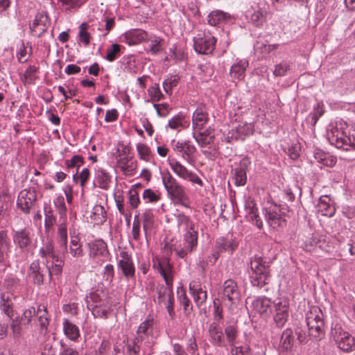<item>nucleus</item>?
<instances>
[{"label":"nucleus","instance_id":"5fc2aeb1","mask_svg":"<svg viewBox=\"0 0 355 355\" xmlns=\"http://www.w3.org/2000/svg\"><path fill=\"white\" fill-rule=\"evenodd\" d=\"M251 349L249 345L235 346L231 349L232 355H250Z\"/></svg>","mask_w":355,"mask_h":355},{"label":"nucleus","instance_id":"338daca9","mask_svg":"<svg viewBox=\"0 0 355 355\" xmlns=\"http://www.w3.org/2000/svg\"><path fill=\"white\" fill-rule=\"evenodd\" d=\"M290 69V65L286 62H281L275 66L273 74L275 76H283Z\"/></svg>","mask_w":355,"mask_h":355},{"label":"nucleus","instance_id":"9d476101","mask_svg":"<svg viewBox=\"0 0 355 355\" xmlns=\"http://www.w3.org/2000/svg\"><path fill=\"white\" fill-rule=\"evenodd\" d=\"M169 165L173 171L180 178L202 186L203 183L201 179L196 173L189 171L184 166L180 164V162L176 160H172L169 162Z\"/></svg>","mask_w":355,"mask_h":355},{"label":"nucleus","instance_id":"c03bdc74","mask_svg":"<svg viewBox=\"0 0 355 355\" xmlns=\"http://www.w3.org/2000/svg\"><path fill=\"white\" fill-rule=\"evenodd\" d=\"M235 184L236 186H243L246 183L247 175L245 170L241 167L234 169Z\"/></svg>","mask_w":355,"mask_h":355},{"label":"nucleus","instance_id":"f704fd0d","mask_svg":"<svg viewBox=\"0 0 355 355\" xmlns=\"http://www.w3.org/2000/svg\"><path fill=\"white\" fill-rule=\"evenodd\" d=\"M239 329L236 324H230L225 328L226 339L231 346H234L238 337Z\"/></svg>","mask_w":355,"mask_h":355},{"label":"nucleus","instance_id":"6e6552de","mask_svg":"<svg viewBox=\"0 0 355 355\" xmlns=\"http://www.w3.org/2000/svg\"><path fill=\"white\" fill-rule=\"evenodd\" d=\"M162 182L171 199L181 198L185 193L184 188L168 171L162 173Z\"/></svg>","mask_w":355,"mask_h":355},{"label":"nucleus","instance_id":"864d4df0","mask_svg":"<svg viewBox=\"0 0 355 355\" xmlns=\"http://www.w3.org/2000/svg\"><path fill=\"white\" fill-rule=\"evenodd\" d=\"M70 252L73 257H80L83 255V250L80 245L78 243L77 237L72 238L70 245Z\"/></svg>","mask_w":355,"mask_h":355},{"label":"nucleus","instance_id":"c85d7f7f","mask_svg":"<svg viewBox=\"0 0 355 355\" xmlns=\"http://www.w3.org/2000/svg\"><path fill=\"white\" fill-rule=\"evenodd\" d=\"M148 33L141 30H135L125 35L129 45H134L147 40Z\"/></svg>","mask_w":355,"mask_h":355},{"label":"nucleus","instance_id":"f03ea898","mask_svg":"<svg viewBox=\"0 0 355 355\" xmlns=\"http://www.w3.org/2000/svg\"><path fill=\"white\" fill-rule=\"evenodd\" d=\"M306 322L311 336L318 338L323 334V314L318 307H313L307 312Z\"/></svg>","mask_w":355,"mask_h":355},{"label":"nucleus","instance_id":"58836bf2","mask_svg":"<svg viewBox=\"0 0 355 355\" xmlns=\"http://www.w3.org/2000/svg\"><path fill=\"white\" fill-rule=\"evenodd\" d=\"M207 113L198 110H196L193 114V125L194 128L200 130L202 129L203 125L207 121Z\"/></svg>","mask_w":355,"mask_h":355},{"label":"nucleus","instance_id":"a878e982","mask_svg":"<svg viewBox=\"0 0 355 355\" xmlns=\"http://www.w3.org/2000/svg\"><path fill=\"white\" fill-rule=\"evenodd\" d=\"M198 232L194 230V224H191L189 230L184 236L185 245L189 248V250H195L198 245Z\"/></svg>","mask_w":355,"mask_h":355},{"label":"nucleus","instance_id":"4be33fe9","mask_svg":"<svg viewBox=\"0 0 355 355\" xmlns=\"http://www.w3.org/2000/svg\"><path fill=\"white\" fill-rule=\"evenodd\" d=\"M231 18L229 13L221 10H214L208 15V23L211 26H217L225 23Z\"/></svg>","mask_w":355,"mask_h":355},{"label":"nucleus","instance_id":"49530a36","mask_svg":"<svg viewBox=\"0 0 355 355\" xmlns=\"http://www.w3.org/2000/svg\"><path fill=\"white\" fill-rule=\"evenodd\" d=\"M65 166L68 169L79 168L84 163V159L81 155H73L71 159L65 160Z\"/></svg>","mask_w":355,"mask_h":355},{"label":"nucleus","instance_id":"1a4fd4ad","mask_svg":"<svg viewBox=\"0 0 355 355\" xmlns=\"http://www.w3.org/2000/svg\"><path fill=\"white\" fill-rule=\"evenodd\" d=\"M216 39L209 35H198L193 38L195 51L200 54H211L215 49Z\"/></svg>","mask_w":355,"mask_h":355},{"label":"nucleus","instance_id":"2f4dec72","mask_svg":"<svg viewBox=\"0 0 355 355\" xmlns=\"http://www.w3.org/2000/svg\"><path fill=\"white\" fill-rule=\"evenodd\" d=\"M64 262L59 257L53 259L51 266H49V270L47 272L49 280L52 279L53 275L60 276L62 271V266Z\"/></svg>","mask_w":355,"mask_h":355},{"label":"nucleus","instance_id":"774afa93","mask_svg":"<svg viewBox=\"0 0 355 355\" xmlns=\"http://www.w3.org/2000/svg\"><path fill=\"white\" fill-rule=\"evenodd\" d=\"M105 280L110 284L112 283L114 277V269L112 264H107L104 268Z\"/></svg>","mask_w":355,"mask_h":355},{"label":"nucleus","instance_id":"69168bd1","mask_svg":"<svg viewBox=\"0 0 355 355\" xmlns=\"http://www.w3.org/2000/svg\"><path fill=\"white\" fill-rule=\"evenodd\" d=\"M223 318V308L221 304L216 302V300L214 301V322H217L219 324L220 321Z\"/></svg>","mask_w":355,"mask_h":355},{"label":"nucleus","instance_id":"4d7b16f0","mask_svg":"<svg viewBox=\"0 0 355 355\" xmlns=\"http://www.w3.org/2000/svg\"><path fill=\"white\" fill-rule=\"evenodd\" d=\"M236 132L239 135L249 136L252 135L254 132V126L252 123H244L239 125L236 128Z\"/></svg>","mask_w":355,"mask_h":355},{"label":"nucleus","instance_id":"37998d69","mask_svg":"<svg viewBox=\"0 0 355 355\" xmlns=\"http://www.w3.org/2000/svg\"><path fill=\"white\" fill-rule=\"evenodd\" d=\"M315 157L318 162L322 164L324 166L332 167L336 163V157L327 154L317 155Z\"/></svg>","mask_w":355,"mask_h":355},{"label":"nucleus","instance_id":"2eb2a0df","mask_svg":"<svg viewBox=\"0 0 355 355\" xmlns=\"http://www.w3.org/2000/svg\"><path fill=\"white\" fill-rule=\"evenodd\" d=\"M222 297L226 299L232 304L235 303L239 299V292L237 284L232 279H227L223 284Z\"/></svg>","mask_w":355,"mask_h":355},{"label":"nucleus","instance_id":"6e6d98bb","mask_svg":"<svg viewBox=\"0 0 355 355\" xmlns=\"http://www.w3.org/2000/svg\"><path fill=\"white\" fill-rule=\"evenodd\" d=\"M62 6H66V10L76 9L81 6L85 0H59Z\"/></svg>","mask_w":355,"mask_h":355},{"label":"nucleus","instance_id":"cd10ccee","mask_svg":"<svg viewBox=\"0 0 355 355\" xmlns=\"http://www.w3.org/2000/svg\"><path fill=\"white\" fill-rule=\"evenodd\" d=\"M248 66V62L247 60H239L232 66L230 73L234 78L241 80L245 76V71Z\"/></svg>","mask_w":355,"mask_h":355},{"label":"nucleus","instance_id":"c9c22d12","mask_svg":"<svg viewBox=\"0 0 355 355\" xmlns=\"http://www.w3.org/2000/svg\"><path fill=\"white\" fill-rule=\"evenodd\" d=\"M89 27V24L86 22H83L79 26L78 39L85 46L89 44L92 38L90 33L88 32Z\"/></svg>","mask_w":355,"mask_h":355},{"label":"nucleus","instance_id":"7ed1b4c3","mask_svg":"<svg viewBox=\"0 0 355 355\" xmlns=\"http://www.w3.org/2000/svg\"><path fill=\"white\" fill-rule=\"evenodd\" d=\"M331 336L342 351L349 352L355 350V338L344 331L340 325H336L331 329Z\"/></svg>","mask_w":355,"mask_h":355},{"label":"nucleus","instance_id":"0eeeda50","mask_svg":"<svg viewBox=\"0 0 355 355\" xmlns=\"http://www.w3.org/2000/svg\"><path fill=\"white\" fill-rule=\"evenodd\" d=\"M49 265L43 263L40 264L38 260L34 261L30 265L28 270V277L30 281L37 286H41L44 282V277L47 275Z\"/></svg>","mask_w":355,"mask_h":355},{"label":"nucleus","instance_id":"09e8293b","mask_svg":"<svg viewBox=\"0 0 355 355\" xmlns=\"http://www.w3.org/2000/svg\"><path fill=\"white\" fill-rule=\"evenodd\" d=\"M137 150L139 157L146 162H148L150 158V150L148 146L144 144H138L137 146Z\"/></svg>","mask_w":355,"mask_h":355},{"label":"nucleus","instance_id":"a18cd8bd","mask_svg":"<svg viewBox=\"0 0 355 355\" xmlns=\"http://www.w3.org/2000/svg\"><path fill=\"white\" fill-rule=\"evenodd\" d=\"M121 53V45L118 44H112L107 49L105 59L110 62H113Z\"/></svg>","mask_w":355,"mask_h":355},{"label":"nucleus","instance_id":"4468645a","mask_svg":"<svg viewBox=\"0 0 355 355\" xmlns=\"http://www.w3.org/2000/svg\"><path fill=\"white\" fill-rule=\"evenodd\" d=\"M284 209V207L280 209V213L277 212V209L275 208H269L266 210V218L271 227L277 228L286 225V220L281 214L284 213L283 211Z\"/></svg>","mask_w":355,"mask_h":355},{"label":"nucleus","instance_id":"dca6fc26","mask_svg":"<svg viewBox=\"0 0 355 355\" xmlns=\"http://www.w3.org/2000/svg\"><path fill=\"white\" fill-rule=\"evenodd\" d=\"M208 333L210 337V341L214 345L218 347L225 345V340L223 332L217 322H213L209 324Z\"/></svg>","mask_w":355,"mask_h":355},{"label":"nucleus","instance_id":"39448f33","mask_svg":"<svg viewBox=\"0 0 355 355\" xmlns=\"http://www.w3.org/2000/svg\"><path fill=\"white\" fill-rule=\"evenodd\" d=\"M328 139L338 148L349 150V147H352L355 149V137L353 136L352 140L349 136L345 135L342 130L338 128L331 130V132L328 134Z\"/></svg>","mask_w":355,"mask_h":355},{"label":"nucleus","instance_id":"bf43d9fd","mask_svg":"<svg viewBox=\"0 0 355 355\" xmlns=\"http://www.w3.org/2000/svg\"><path fill=\"white\" fill-rule=\"evenodd\" d=\"M205 133H199L198 137L193 136L196 141L201 147H205L214 141V136L205 137Z\"/></svg>","mask_w":355,"mask_h":355},{"label":"nucleus","instance_id":"e433bc0d","mask_svg":"<svg viewBox=\"0 0 355 355\" xmlns=\"http://www.w3.org/2000/svg\"><path fill=\"white\" fill-rule=\"evenodd\" d=\"M87 306L89 309L92 311V315L96 318L106 319L110 312V309L102 308L101 304H90L89 302H87Z\"/></svg>","mask_w":355,"mask_h":355},{"label":"nucleus","instance_id":"4c0bfd02","mask_svg":"<svg viewBox=\"0 0 355 355\" xmlns=\"http://www.w3.org/2000/svg\"><path fill=\"white\" fill-rule=\"evenodd\" d=\"M98 223H103L107 219L105 208L100 205H96L93 208L92 216H91Z\"/></svg>","mask_w":355,"mask_h":355},{"label":"nucleus","instance_id":"c756f323","mask_svg":"<svg viewBox=\"0 0 355 355\" xmlns=\"http://www.w3.org/2000/svg\"><path fill=\"white\" fill-rule=\"evenodd\" d=\"M178 297L180 303L183 306L184 313L187 315H189L193 310V306L191 304L190 300L188 298V297L186 294V291L184 288H178Z\"/></svg>","mask_w":355,"mask_h":355},{"label":"nucleus","instance_id":"ea45409f","mask_svg":"<svg viewBox=\"0 0 355 355\" xmlns=\"http://www.w3.org/2000/svg\"><path fill=\"white\" fill-rule=\"evenodd\" d=\"M169 291L173 292V286H164V285H161L157 287V303L159 304L165 303L166 298L169 297Z\"/></svg>","mask_w":355,"mask_h":355},{"label":"nucleus","instance_id":"5701e85b","mask_svg":"<svg viewBox=\"0 0 355 355\" xmlns=\"http://www.w3.org/2000/svg\"><path fill=\"white\" fill-rule=\"evenodd\" d=\"M270 300L266 297H259L253 302L254 309L261 315H267L268 311L272 313L273 307L271 308Z\"/></svg>","mask_w":355,"mask_h":355},{"label":"nucleus","instance_id":"a211bd4d","mask_svg":"<svg viewBox=\"0 0 355 355\" xmlns=\"http://www.w3.org/2000/svg\"><path fill=\"white\" fill-rule=\"evenodd\" d=\"M13 241L21 251L26 250L31 244L30 232L26 229L15 231Z\"/></svg>","mask_w":355,"mask_h":355},{"label":"nucleus","instance_id":"e2e57ef3","mask_svg":"<svg viewBox=\"0 0 355 355\" xmlns=\"http://www.w3.org/2000/svg\"><path fill=\"white\" fill-rule=\"evenodd\" d=\"M184 119V116L182 114H179L178 115L173 116L168 121V125L171 129H177L179 127H182L183 126L182 122H183Z\"/></svg>","mask_w":355,"mask_h":355},{"label":"nucleus","instance_id":"603ef678","mask_svg":"<svg viewBox=\"0 0 355 355\" xmlns=\"http://www.w3.org/2000/svg\"><path fill=\"white\" fill-rule=\"evenodd\" d=\"M148 92L153 101H159L164 97L158 84H155L149 87Z\"/></svg>","mask_w":355,"mask_h":355},{"label":"nucleus","instance_id":"13d9d810","mask_svg":"<svg viewBox=\"0 0 355 355\" xmlns=\"http://www.w3.org/2000/svg\"><path fill=\"white\" fill-rule=\"evenodd\" d=\"M170 292L169 297L167 298V302L165 301L164 303L166 305V308L168 313V315L171 320L174 319L175 316V312L174 311V299L173 292Z\"/></svg>","mask_w":355,"mask_h":355},{"label":"nucleus","instance_id":"b1692460","mask_svg":"<svg viewBox=\"0 0 355 355\" xmlns=\"http://www.w3.org/2000/svg\"><path fill=\"white\" fill-rule=\"evenodd\" d=\"M295 343L293 331L291 328H287L282 334L280 345L286 351H291Z\"/></svg>","mask_w":355,"mask_h":355},{"label":"nucleus","instance_id":"680f3d73","mask_svg":"<svg viewBox=\"0 0 355 355\" xmlns=\"http://www.w3.org/2000/svg\"><path fill=\"white\" fill-rule=\"evenodd\" d=\"M38 68L35 66H29L24 73V78L29 83H33L37 77L35 73H37Z\"/></svg>","mask_w":355,"mask_h":355},{"label":"nucleus","instance_id":"f257e3e1","mask_svg":"<svg viewBox=\"0 0 355 355\" xmlns=\"http://www.w3.org/2000/svg\"><path fill=\"white\" fill-rule=\"evenodd\" d=\"M270 261L257 254L251 257L250 267L251 270L250 282L253 286L260 288L268 284L270 277Z\"/></svg>","mask_w":355,"mask_h":355},{"label":"nucleus","instance_id":"de8ad7c7","mask_svg":"<svg viewBox=\"0 0 355 355\" xmlns=\"http://www.w3.org/2000/svg\"><path fill=\"white\" fill-rule=\"evenodd\" d=\"M35 313L36 311L35 308L30 307L24 311L20 320L19 319V320L22 324L27 326L31 323L32 318L35 316Z\"/></svg>","mask_w":355,"mask_h":355},{"label":"nucleus","instance_id":"7c9ffc66","mask_svg":"<svg viewBox=\"0 0 355 355\" xmlns=\"http://www.w3.org/2000/svg\"><path fill=\"white\" fill-rule=\"evenodd\" d=\"M0 306L2 311L10 318L13 316V302L9 295H1Z\"/></svg>","mask_w":355,"mask_h":355},{"label":"nucleus","instance_id":"ddd939ff","mask_svg":"<svg viewBox=\"0 0 355 355\" xmlns=\"http://www.w3.org/2000/svg\"><path fill=\"white\" fill-rule=\"evenodd\" d=\"M47 15L45 12L37 13L33 23L30 26L32 35L37 37H41L47 30Z\"/></svg>","mask_w":355,"mask_h":355},{"label":"nucleus","instance_id":"f8f14e48","mask_svg":"<svg viewBox=\"0 0 355 355\" xmlns=\"http://www.w3.org/2000/svg\"><path fill=\"white\" fill-rule=\"evenodd\" d=\"M120 257L121 259L119 261L118 266L122 270L123 275L126 279L134 278L135 268L131 257L125 251L121 252Z\"/></svg>","mask_w":355,"mask_h":355},{"label":"nucleus","instance_id":"bb28decb","mask_svg":"<svg viewBox=\"0 0 355 355\" xmlns=\"http://www.w3.org/2000/svg\"><path fill=\"white\" fill-rule=\"evenodd\" d=\"M63 330L67 337L71 340L76 341L80 336L78 327L69 320L66 319L63 322Z\"/></svg>","mask_w":355,"mask_h":355},{"label":"nucleus","instance_id":"3c124183","mask_svg":"<svg viewBox=\"0 0 355 355\" xmlns=\"http://www.w3.org/2000/svg\"><path fill=\"white\" fill-rule=\"evenodd\" d=\"M128 202L132 209L138 207L140 200L139 193L136 189L132 188L128 192Z\"/></svg>","mask_w":355,"mask_h":355},{"label":"nucleus","instance_id":"0e129e2a","mask_svg":"<svg viewBox=\"0 0 355 355\" xmlns=\"http://www.w3.org/2000/svg\"><path fill=\"white\" fill-rule=\"evenodd\" d=\"M114 200L116 204L117 209L119 213L121 215H123L125 217H131V214L130 211L127 212L123 209V197L122 195H116L114 196Z\"/></svg>","mask_w":355,"mask_h":355},{"label":"nucleus","instance_id":"8fccbe9b","mask_svg":"<svg viewBox=\"0 0 355 355\" xmlns=\"http://www.w3.org/2000/svg\"><path fill=\"white\" fill-rule=\"evenodd\" d=\"M60 342H47L45 343L42 355H55Z\"/></svg>","mask_w":355,"mask_h":355},{"label":"nucleus","instance_id":"423d86ee","mask_svg":"<svg viewBox=\"0 0 355 355\" xmlns=\"http://www.w3.org/2000/svg\"><path fill=\"white\" fill-rule=\"evenodd\" d=\"M37 201V194L34 189L21 190L17 198V207L24 214H28Z\"/></svg>","mask_w":355,"mask_h":355},{"label":"nucleus","instance_id":"9b49d317","mask_svg":"<svg viewBox=\"0 0 355 355\" xmlns=\"http://www.w3.org/2000/svg\"><path fill=\"white\" fill-rule=\"evenodd\" d=\"M90 257L98 258L100 261H104L109 256V251L106 243L101 239H96L88 243Z\"/></svg>","mask_w":355,"mask_h":355},{"label":"nucleus","instance_id":"052dcab7","mask_svg":"<svg viewBox=\"0 0 355 355\" xmlns=\"http://www.w3.org/2000/svg\"><path fill=\"white\" fill-rule=\"evenodd\" d=\"M179 78L174 77H171L168 79H166L163 83V87L166 94H171V89L173 87H175L178 83Z\"/></svg>","mask_w":355,"mask_h":355},{"label":"nucleus","instance_id":"72a5a7b5","mask_svg":"<svg viewBox=\"0 0 355 355\" xmlns=\"http://www.w3.org/2000/svg\"><path fill=\"white\" fill-rule=\"evenodd\" d=\"M97 182L98 187L103 189L107 190L109 188V184L111 181V176L104 169L99 168L96 173Z\"/></svg>","mask_w":355,"mask_h":355},{"label":"nucleus","instance_id":"79ce46f5","mask_svg":"<svg viewBox=\"0 0 355 355\" xmlns=\"http://www.w3.org/2000/svg\"><path fill=\"white\" fill-rule=\"evenodd\" d=\"M44 227L46 230H49L56 222V218L53 214L51 207H44Z\"/></svg>","mask_w":355,"mask_h":355},{"label":"nucleus","instance_id":"412c9836","mask_svg":"<svg viewBox=\"0 0 355 355\" xmlns=\"http://www.w3.org/2000/svg\"><path fill=\"white\" fill-rule=\"evenodd\" d=\"M245 207L251 220L254 222V224L259 229H261L263 227V223L258 214V209L254 200H251L250 198L248 199L245 201Z\"/></svg>","mask_w":355,"mask_h":355},{"label":"nucleus","instance_id":"f3484780","mask_svg":"<svg viewBox=\"0 0 355 355\" xmlns=\"http://www.w3.org/2000/svg\"><path fill=\"white\" fill-rule=\"evenodd\" d=\"M154 320L148 316L145 321L141 322L137 331V336L134 339L135 344L141 343L153 332Z\"/></svg>","mask_w":355,"mask_h":355},{"label":"nucleus","instance_id":"aec40b11","mask_svg":"<svg viewBox=\"0 0 355 355\" xmlns=\"http://www.w3.org/2000/svg\"><path fill=\"white\" fill-rule=\"evenodd\" d=\"M331 198L329 196H322L319 198L318 207V211L322 215L332 217L336 212L335 207L330 203Z\"/></svg>","mask_w":355,"mask_h":355},{"label":"nucleus","instance_id":"a19ab883","mask_svg":"<svg viewBox=\"0 0 355 355\" xmlns=\"http://www.w3.org/2000/svg\"><path fill=\"white\" fill-rule=\"evenodd\" d=\"M266 17L263 15V12L258 10L251 14L249 22L256 27H261L266 22Z\"/></svg>","mask_w":355,"mask_h":355},{"label":"nucleus","instance_id":"6ab92c4d","mask_svg":"<svg viewBox=\"0 0 355 355\" xmlns=\"http://www.w3.org/2000/svg\"><path fill=\"white\" fill-rule=\"evenodd\" d=\"M189 291L198 306L204 304L207 298V291L203 290L198 282L193 281L189 284Z\"/></svg>","mask_w":355,"mask_h":355},{"label":"nucleus","instance_id":"393cba45","mask_svg":"<svg viewBox=\"0 0 355 355\" xmlns=\"http://www.w3.org/2000/svg\"><path fill=\"white\" fill-rule=\"evenodd\" d=\"M173 266L168 258H164V263L160 266L159 274L164 278L166 286H173Z\"/></svg>","mask_w":355,"mask_h":355},{"label":"nucleus","instance_id":"473e14b6","mask_svg":"<svg viewBox=\"0 0 355 355\" xmlns=\"http://www.w3.org/2000/svg\"><path fill=\"white\" fill-rule=\"evenodd\" d=\"M236 248V244L233 242L232 239L220 238L216 241V249H218L220 252L223 251L232 252Z\"/></svg>","mask_w":355,"mask_h":355},{"label":"nucleus","instance_id":"20e7f679","mask_svg":"<svg viewBox=\"0 0 355 355\" xmlns=\"http://www.w3.org/2000/svg\"><path fill=\"white\" fill-rule=\"evenodd\" d=\"M273 321L275 326L282 328L289 317V301L286 297H281L273 302Z\"/></svg>","mask_w":355,"mask_h":355}]
</instances>
